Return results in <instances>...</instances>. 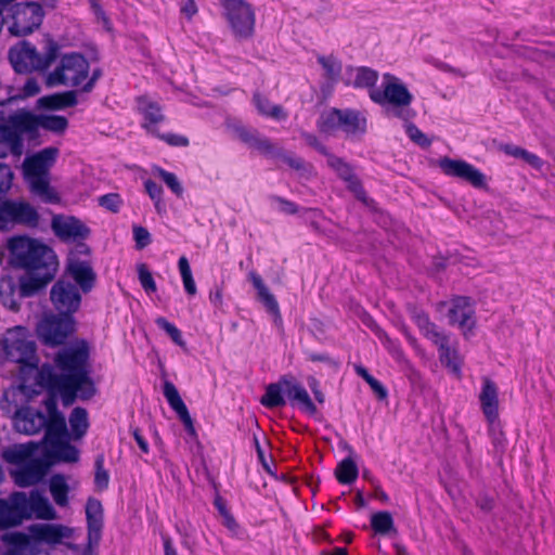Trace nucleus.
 <instances>
[{
    "instance_id": "f257e3e1",
    "label": "nucleus",
    "mask_w": 555,
    "mask_h": 555,
    "mask_svg": "<svg viewBox=\"0 0 555 555\" xmlns=\"http://www.w3.org/2000/svg\"><path fill=\"white\" fill-rule=\"evenodd\" d=\"M8 249L11 267L24 273L18 279H0V299L4 307L18 311L22 299L40 294L54 280L59 259L53 248L26 235L10 238Z\"/></svg>"
},
{
    "instance_id": "f03ea898",
    "label": "nucleus",
    "mask_w": 555,
    "mask_h": 555,
    "mask_svg": "<svg viewBox=\"0 0 555 555\" xmlns=\"http://www.w3.org/2000/svg\"><path fill=\"white\" fill-rule=\"evenodd\" d=\"M89 360V346L81 340L76 346L61 349L54 357V365L44 363L40 366L36 379L48 391L43 401L47 417L62 413L57 408V398L64 406H70L77 399L89 400L95 395Z\"/></svg>"
},
{
    "instance_id": "7ed1b4c3",
    "label": "nucleus",
    "mask_w": 555,
    "mask_h": 555,
    "mask_svg": "<svg viewBox=\"0 0 555 555\" xmlns=\"http://www.w3.org/2000/svg\"><path fill=\"white\" fill-rule=\"evenodd\" d=\"M59 149L49 146L23 162V173L29 191L43 203L59 204L61 197L50 184V169L56 162Z\"/></svg>"
},
{
    "instance_id": "20e7f679",
    "label": "nucleus",
    "mask_w": 555,
    "mask_h": 555,
    "mask_svg": "<svg viewBox=\"0 0 555 555\" xmlns=\"http://www.w3.org/2000/svg\"><path fill=\"white\" fill-rule=\"evenodd\" d=\"M383 89L370 91V99L385 109L387 116H392L403 121H410L415 112L411 108L413 94L408 87L395 75H383Z\"/></svg>"
},
{
    "instance_id": "39448f33",
    "label": "nucleus",
    "mask_w": 555,
    "mask_h": 555,
    "mask_svg": "<svg viewBox=\"0 0 555 555\" xmlns=\"http://www.w3.org/2000/svg\"><path fill=\"white\" fill-rule=\"evenodd\" d=\"M60 52V44L50 37L42 54L29 41L21 40L9 49L8 59L17 74L44 73L59 59Z\"/></svg>"
},
{
    "instance_id": "423d86ee",
    "label": "nucleus",
    "mask_w": 555,
    "mask_h": 555,
    "mask_svg": "<svg viewBox=\"0 0 555 555\" xmlns=\"http://www.w3.org/2000/svg\"><path fill=\"white\" fill-rule=\"evenodd\" d=\"M2 346L5 359L18 363L21 365V373L26 374L40 370L38 367L37 346L26 327L15 326L8 330L2 338Z\"/></svg>"
},
{
    "instance_id": "0eeeda50",
    "label": "nucleus",
    "mask_w": 555,
    "mask_h": 555,
    "mask_svg": "<svg viewBox=\"0 0 555 555\" xmlns=\"http://www.w3.org/2000/svg\"><path fill=\"white\" fill-rule=\"evenodd\" d=\"M4 14L8 30L14 37H26L38 29L44 17V11L39 2L10 3Z\"/></svg>"
},
{
    "instance_id": "6e6552de",
    "label": "nucleus",
    "mask_w": 555,
    "mask_h": 555,
    "mask_svg": "<svg viewBox=\"0 0 555 555\" xmlns=\"http://www.w3.org/2000/svg\"><path fill=\"white\" fill-rule=\"evenodd\" d=\"M317 126L322 133L332 134L341 130L347 137H356L366 132L367 119L359 111L333 107L321 114Z\"/></svg>"
},
{
    "instance_id": "1a4fd4ad",
    "label": "nucleus",
    "mask_w": 555,
    "mask_h": 555,
    "mask_svg": "<svg viewBox=\"0 0 555 555\" xmlns=\"http://www.w3.org/2000/svg\"><path fill=\"white\" fill-rule=\"evenodd\" d=\"M90 72V63L87 57L78 52L65 53L60 59V64L46 77L48 87L70 86L79 87L87 80Z\"/></svg>"
},
{
    "instance_id": "9d476101",
    "label": "nucleus",
    "mask_w": 555,
    "mask_h": 555,
    "mask_svg": "<svg viewBox=\"0 0 555 555\" xmlns=\"http://www.w3.org/2000/svg\"><path fill=\"white\" fill-rule=\"evenodd\" d=\"M222 16L229 24L233 36L238 40L253 38L255 34L256 13L253 5L245 0H219Z\"/></svg>"
},
{
    "instance_id": "9b49d317",
    "label": "nucleus",
    "mask_w": 555,
    "mask_h": 555,
    "mask_svg": "<svg viewBox=\"0 0 555 555\" xmlns=\"http://www.w3.org/2000/svg\"><path fill=\"white\" fill-rule=\"evenodd\" d=\"M75 331V317L52 311L46 313L36 327L39 340L49 347L64 345Z\"/></svg>"
},
{
    "instance_id": "f8f14e48",
    "label": "nucleus",
    "mask_w": 555,
    "mask_h": 555,
    "mask_svg": "<svg viewBox=\"0 0 555 555\" xmlns=\"http://www.w3.org/2000/svg\"><path fill=\"white\" fill-rule=\"evenodd\" d=\"M17 113L24 128L25 139L33 144L38 143L40 128L61 134L64 133L68 127V119L65 116L37 115L25 108L17 109Z\"/></svg>"
},
{
    "instance_id": "ddd939ff",
    "label": "nucleus",
    "mask_w": 555,
    "mask_h": 555,
    "mask_svg": "<svg viewBox=\"0 0 555 555\" xmlns=\"http://www.w3.org/2000/svg\"><path fill=\"white\" fill-rule=\"evenodd\" d=\"M50 300L56 312L75 317L81 306L82 298L79 288L66 280L65 276H62L52 285Z\"/></svg>"
},
{
    "instance_id": "4468645a",
    "label": "nucleus",
    "mask_w": 555,
    "mask_h": 555,
    "mask_svg": "<svg viewBox=\"0 0 555 555\" xmlns=\"http://www.w3.org/2000/svg\"><path fill=\"white\" fill-rule=\"evenodd\" d=\"M24 128L17 111L0 124V158L9 154L20 157L24 151Z\"/></svg>"
},
{
    "instance_id": "2eb2a0df",
    "label": "nucleus",
    "mask_w": 555,
    "mask_h": 555,
    "mask_svg": "<svg viewBox=\"0 0 555 555\" xmlns=\"http://www.w3.org/2000/svg\"><path fill=\"white\" fill-rule=\"evenodd\" d=\"M0 223L36 228L39 224V214L28 202L4 198L0 202Z\"/></svg>"
},
{
    "instance_id": "dca6fc26",
    "label": "nucleus",
    "mask_w": 555,
    "mask_h": 555,
    "mask_svg": "<svg viewBox=\"0 0 555 555\" xmlns=\"http://www.w3.org/2000/svg\"><path fill=\"white\" fill-rule=\"evenodd\" d=\"M438 166L446 176L465 181L475 189L486 190L488 186L486 176L463 159L444 156L438 160Z\"/></svg>"
},
{
    "instance_id": "f3484780",
    "label": "nucleus",
    "mask_w": 555,
    "mask_h": 555,
    "mask_svg": "<svg viewBox=\"0 0 555 555\" xmlns=\"http://www.w3.org/2000/svg\"><path fill=\"white\" fill-rule=\"evenodd\" d=\"M29 519L26 493L15 491L7 499H0V529H9L20 526Z\"/></svg>"
},
{
    "instance_id": "a211bd4d",
    "label": "nucleus",
    "mask_w": 555,
    "mask_h": 555,
    "mask_svg": "<svg viewBox=\"0 0 555 555\" xmlns=\"http://www.w3.org/2000/svg\"><path fill=\"white\" fill-rule=\"evenodd\" d=\"M53 464L48 457L29 459L15 470L11 472L14 482L22 488L42 481Z\"/></svg>"
},
{
    "instance_id": "6ab92c4d",
    "label": "nucleus",
    "mask_w": 555,
    "mask_h": 555,
    "mask_svg": "<svg viewBox=\"0 0 555 555\" xmlns=\"http://www.w3.org/2000/svg\"><path fill=\"white\" fill-rule=\"evenodd\" d=\"M326 158L328 167L337 173L339 179L346 182L347 189L354 195V197L363 204L369 205V202H372V199L367 197L362 182L354 173L352 166L344 158L338 157L333 153H331Z\"/></svg>"
},
{
    "instance_id": "aec40b11",
    "label": "nucleus",
    "mask_w": 555,
    "mask_h": 555,
    "mask_svg": "<svg viewBox=\"0 0 555 555\" xmlns=\"http://www.w3.org/2000/svg\"><path fill=\"white\" fill-rule=\"evenodd\" d=\"M53 233L63 242L86 240L91 230L80 219L74 216L55 215L51 221Z\"/></svg>"
},
{
    "instance_id": "412c9836",
    "label": "nucleus",
    "mask_w": 555,
    "mask_h": 555,
    "mask_svg": "<svg viewBox=\"0 0 555 555\" xmlns=\"http://www.w3.org/2000/svg\"><path fill=\"white\" fill-rule=\"evenodd\" d=\"M65 274L75 281V285L83 294L90 293L95 286L96 273L89 259H67Z\"/></svg>"
},
{
    "instance_id": "4be33fe9",
    "label": "nucleus",
    "mask_w": 555,
    "mask_h": 555,
    "mask_svg": "<svg viewBox=\"0 0 555 555\" xmlns=\"http://www.w3.org/2000/svg\"><path fill=\"white\" fill-rule=\"evenodd\" d=\"M474 315L475 311L469 297L459 296L452 300V307L448 313L449 322L452 325L456 324L465 336L475 328Z\"/></svg>"
},
{
    "instance_id": "5701e85b",
    "label": "nucleus",
    "mask_w": 555,
    "mask_h": 555,
    "mask_svg": "<svg viewBox=\"0 0 555 555\" xmlns=\"http://www.w3.org/2000/svg\"><path fill=\"white\" fill-rule=\"evenodd\" d=\"M13 424L16 431L35 435L43 428L46 414L30 406L23 408L15 412Z\"/></svg>"
},
{
    "instance_id": "b1692460",
    "label": "nucleus",
    "mask_w": 555,
    "mask_h": 555,
    "mask_svg": "<svg viewBox=\"0 0 555 555\" xmlns=\"http://www.w3.org/2000/svg\"><path fill=\"white\" fill-rule=\"evenodd\" d=\"M163 393L169 406L177 413L190 436H196V430L189 410L183 402L177 387L170 380L164 382Z\"/></svg>"
},
{
    "instance_id": "393cba45",
    "label": "nucleus",
    "mask_w": 555,
    "mask_h": 555,
    "mask_svg": "<svg viewBox=\"0 0 555 555\" xmlns=\"http://www.w3.org/2000/svg\"><path fill=\"white\" fill-rule=\"evenodd\" d=\"M285 396L292 406H297L309 415L317 414L318 409L307 389L294 376L287 375Z\"/></svg>"
},
{
    "instance_id": "a878e982",
    "label": "nucleus",
    "mask_w": 555,
    "mask_h": 555,
    "mask_svg": "<svg viewBox=\"0 0 555 555\" xmlns=\"http://www.w3.org/2000/svg\"><path fill=\"white\" fill-rule=\"evenodd\" d=\"M479 402L486 420L492 425L499 418V389L489 377L482 378Z\"/></svg>"
},
{
    "instance_id": "bb28decb",
    "label": "nucleus",
    "mask_w": 555,
    "mask_h": 555,
    "mask_svg": "<svg viewBox=\"0 0 555 555\" xmlns=\"http://www.w3.org/2000/svg\"><path fill=\"white\" fill-rule=\"evenodd\" d=\"M29 537L39 543L59 544L70 535V530L62 525L34 524L28 527Z\"/></svg>"
},
{
    "instance_id": "cd10ccee",
    "label": "nucleus",
    "mask_w": 555,
    "mask_h": 555,
    "mask_svg": "<svg viewBox=\"0 0 555 555\" xmlns=\"http://www.w3.org/2000/svg\"><path fill=\"white\" fill-rule=\"evenodd\" d=\"M86 519L88 540L96 543L102 539V530L104 526V511L100 500L89 498L86 504Z\"/></svg>"
},
{
    "instance_id": "c85d7f7f",
    "label": "nucleus",
    "mask_w": 555,
    "mask_h": 555,
    "mask_svg": "<svg viewBox=\"0 0 555 555\" xmlns=\"http://www.w3.org/2000/svg\"><path fill=\"white\" fill-rule=\"evenodd\" d=\"M138 111L143 115L144 122L142 127L153 135L157 134L156 125L165 120L162 107L158 103L150 101L146 96L137 99Z\"/></svg>"
},
{
    "instance_id": "c756f323",
    "label": "nucleus",
    "mask_w": 555,
    "mask_h": 555,
    "mask_svg": "<svg viewBox=\"0 0 555 555\" xmlns=\"http://www.w3.org/2000/svg\"><path fill=\"white\" fill-rule=\"evenodd\" d=\"M249 280L257 291L258 300L266 307L267 311L273 315L275 321H281V311L279 302L273 294L270 293L262 278L255 271L249 272Z\"/></svg>"
},
{
    "instance_id": "7c9ffc66",
    "label": "nucleus",
    "mask_w": 555,
    "mask_h": 555,
    "mask_svg": "<svg viewBox=\"0 0 555 555\" xmlns=\"http://www.w3.org/2000/svg\"><path fill=\"white\" fill-rule=\"evenodd\" d=\"M29 519L35 515L38 519L52 520L56 518V512L49 500L38 490H33L29 496L26 494Z\"/></svg>"
},
{
    "instance_id": "2f4dec72",
    "label": "nucleus",
    "mask_w": 555,
    "mask_h": 555,
    "mask_svg": "<svg viewBox=\"0 0 555 555\" xmlns=\"http://www.w3.org/2000/svg\"><path fill=\"white\" fill-rule=\"evenodd\" d=\"M287 375H283L276 383H271L266 387L264 395L260 403L268 409H276L286 405L285 387Z\"/></svg>"
},
{
    "instance_id": "473e14b6",
    "label": "nucleus",
    "mask_w": 555,
    "mask_h": 555,
    "mask_svg": "<svg viewBox=\"0 0 555 555\" xmlns=\"http://www.w3.org/2000/svg\"><path fill=\"white\" fill-rule=\"evenodd\" d=\"M68 439L69 438H64L62 440L48 443L49 450L47 451L46 457H51L56 462L64 463L78 462L79 451L75 446L69 443Z\"/></svg>"
},
{
    "instance_id": "72a5a7b5",
    "label": "nucleus",
    "mask_w": 555,
    "mask_h": 555,
    "mask_svg": "<svg viewBox=\"0 0 555 555\" xmlns=\"http://www.w3.org/2000/svg\"><path fill=\"white\" fill-rule=\"evenodd\" d=\"M77 102V92L74 90L54 93L39 99L40 106L51 111L73 107Z\"/></svg>"
},
{
    "instance_id": "f704fd0d",
    "label": "nucleus",
    "mask_w": 555,
    "mask_h": 555,
    "mask_svg": "<svg viewBox=\"0 0 555 555\" xmlns=\"http://www.w3.org/2000/svg\"><path fill=\"white\" fill-rule=\"evenodd\" d=\"M43 428H46L44 441L47 444L56 440L69 438L66 420L63 413L50 417L46 416V424Z\"/></svg>"
},
{
    "instance_id": "c9c22d12",
    "label": "nucleus",
    "mask_w": 555,
    "mask_h": 555,
    "mask_svg": "<svg viewBox=\"0 0 555 555\" xmlns=\"http://www.w3.org/2000/svg\"><path fill=\"white\" fill-rule=\"evenodd\" d=\"M69 487L66 482L65 476L55 474L50 479V493L56 505L64 507L68 504Z\"/></svg>"
},
{
    "instance_id": "e433bc0d",
    "label": "nucleus",
    "mask_w": 555,
    "mask_h": 555,
    "mask_svg": "<svg viewBox=\"0 0 555 555\" xmlns=\"http://www.w3.org/2000/svg\"><path fill=\"white\" fill-rule=\"evenodd\" d=\"M69 425L74 439L82 438L89 428L87 410L81 406L74 408L69 415Z\"/></svg>"
},
{
    "instance_id": "4c0bfd02",
    "label": "nucleus",
    "mask_w": 555,
    "mask_h": 555,
    "mask_svg": "<svg viewBox=\"0 0 555 555\" xmlns=\"http://www.w3.org/2000/svg\"><path fill=\"white\" fill-rule=\"evenodd\" d=\"M253 101L261 115L272 117L276 120H283L287 117V114L281 105H271L269 99L259 92L254 93Z\"/></svg>"
},
{
    "instance_id": "58836bf2",
    "label": "nucleus",
    "mask_w": 555,
    "mask_h": 555,
    "mask_svg": "<svg viewBox=\"0 0 555 555\" xmlns=\"http://www.w3.org/2000/svg\"><path fill=\"white\" fill-rule=\"evenodd\" d=\"M378 81V72L366 66L356 68V78L352 86L357 89H369V92L376 89L375 86Z\"/></svg>"
},
{
    "instance_id": "ea45409f",
    "label": "nucleus",
    "mask_w": 555,
    "mask_h": 555,
    "mask_svg": "<svg viewBox=\"0 0 555 555\" xmlns=\"http://www.w3.org/2000/svg\"><path fill=\"white\" fill-rule=\"evenodd\" d=\"M358 475V466L350 456L344 459L335 469V477L343 485H351L357 480Z\"/></svg>"
},
{
    "instance_id": "a19ab883",
    "label": "nucleus",
    "mask_w": 555,
    "mask_h": 555,
    "mask_svg": "<svg viewBox=\"0 0 555 555\" xmlns=\"http://www.w3.org/2000/svg\"><path fill=\"white\" fill-rule=\"evenodd\" d=\"M413 320L423 335L434 341L435 339H441L443 332L438 330V326L429 320V317L425 312H414Z\"/></svg>"
},
{
    "instance_id": "79ce46f5",
    "label": "nucleus",
    "mask_w": 555,
    "mask_h": 555,
    "mask_svg": "<svg viewBox=\"0 0 555 555\" xmlns=\"http://www.w3.org/2000/svg\"><path fill=\"white\" fill-rule=\"evenodd\" d=\"M318 63L324 68L325 76L332 82H337L341 75V62L333 55L318 56Z\"/></svg>"
},
{
    "instance_id": "37998d69",
    "label": "nucleus",
    "mask_w": 555,
    "mask_h": 555,
    "mask_svg": "<svg viewBox=\"0 0 555 555\" xmlns=\"http://www.w3.org/2000/svg\"><path fill=\"white\" fill-rule=\"evenodd\" d=\"M371 527L376 533L387 534L393 530V519L389 512H377L371 517Z\"/></svg>"
},
{
    "instance_id": "c03bdc74",
    "label": "nucleus",
    "mask_w": 555,
    "mask_h": 555,
    "mask_svg": "<svg viewBox=\"0 0 555 555\" xmlns=\"http://www.w3.org/2000/svg\"><path fill=\"white\" fill-rule=\"evenodd\" d=\"M104 454H98L94 461V485L99 491L106 490L109 485V474L104 467Z\"/></svg>"
},
{
    "instance_id": "a18cd8bd",
    "label": "nucleus",
    "mask_w": 555,
    "mask_h": 555,
    "mask_svg": "<svg viewBox=\"0 0 555 555\" xmlns=\"http://www.w3.org/2000/svg\"><path fill=\"white\" fill-rule=\"evenodd\" d=\"M155 323L159 328L164 330L168 334V336L177 346L185 348L186 344L182 337V333L173 323H170L164 317H158L155 320Z\"/></svg>"
},
{
    "instance_id": "49530a36",
    "label": "nucleus",
    "mask_w": 555,
    "mask_h": 555,
    "mask_svg": "<svg viewBox=\"0 0 555 555\" xmlns=\"http://www.w3.org/2000/svg\"><path fill=\"white\" fill-rule=\"evenodd\" d=\"M98 204L109 212L118 214L124 201L118 193H107L98 197Z\"/></svg>"
},
{
    "instance_id": "de8ad7c7",
    "label": "nucleus",
    "mask_w": 555,
    "mask_h": 555,
    "mask_svg": "<svg viewBox=\"0 0 555 555\" xmlns=\"http://www.w3.org/2000/svg\"><path fill=\"white\" fill-rule=\"evenodd\" d=\"M157 176L166 183V185L175 193L178 197L183 195V186L181 185L178 177L160 167L155 168Z\"/></svg>"
},
{
    "instance_id": "09e8293b",
    "label": "nucleus",
    "mask_w": 555,
    "mask_h": 555,
    "mask_svg": "<svg viewBox=\"0 0 555 555\" xmlns=\"http://www.w3.org/2000/svg\"><path fill=\"white\" fill-rule=\"evenodd\" d=\"M250 147L256 149L261 154L266 156L276 157L278 152H280V147H276L268 138L260 137L259 133L256 134L254 141L250 144Z\"/></svg>"
},
{
    "instance_id": "8fccbe9b",
    "label": "nucleus",
    "mask_w": 555,
    "mask_h": 555,
    "mask_svg": "<svg viewBox=\"0 0 555 555\" xmlns=\"http://www.w3.org/2000/svg\"><path fill=\"white\" fill-rule=\"evenodd\" d=\"M14 173L8 164L0 163V202L7 197L12 188Z\"/></svg>"
},
{
    "instance_id": "3c124183",
    "label": "nucleus",
    "mask_w": 555,
    "mask_h": 555,
    "mask_svg": "<svg viewBox=\"0 0 555 555\" xmlns=\"http://www.w3.org/2000/svg\"><path fill=\"white\" fill-rule=\"evenodd\" d=\"M138 278H139L142 288L147 294L156 292V289H157L156 283L145 263H140L138 266Z\"/></svg>"
},
{
    "instance_id": "603ef678",
    "label": "nucleus",
    "mask_w": 555,
    "mask_h": 555,
    "mask_svg": "<svg viewBox=\"0 0 555 555\" xmlns=\"http://www.w3.org/2000/svg\"><path fill=\"white\" fill-rule=\"evenodd\" d=\"M144 188L149 196L152 201H154V205L157 211H160L162 209V201H163V193L164 190L160 184L156 183L152 179H147L144 182Z\"/></svg>"
},
{
    "instance_id": "864d4df0",
    "label": "nucleus",
    "mask_w": 555,
    "mask_h": 555,
    "mask_svg": "<svg viewBox=\"0 0 555 555\" xmlns=\"http://www.w3.org/2000/svg\"><path fill=\"white\" fill-rule=\"evenodd\" d=\"M406 122L405 131L409 138L421 147H428L431 144V140H429L427 135L417 128L416 125L409 121Z\"/></svg>"
},
{
    "instance_id": "5fc2aeb1",
    "label": "nucleus",
    "mask_w": 555,
    "mask_h": 555,
    "mask_svg": "<svg viewBox=\"0 0 555 555\" xmlns=\"http://www.w3.org/2000/svg\"><path fill=\"white\" fill-rule=\"evenodd\" d=\"M133 238L135 242V248L141 250L152 243V237L146 228L142 225H133Z\"/></svg>"
},
{
    "instance_id": "6e6d98bb",
    "label": "nucleus",
    "mask_w": 555,
    "mask_h": 555,
    "mask_svg": "<svg viewBox=\"0 0 555 555\" xmlns=\"http://www.w3.org/2000/svg\"><path fill=\"white\" fill-rule=\"evenodd\" d=\"M433 343L438 346L440 361L450 366L452 350L449 346V337L443 333L441 339H435Z\"/></svg>"
},
{
    "instance_id": "4d7b16f0",
    "label": "nucleus",
    "mask_w": 555,
    "mask_h": 555,
    "mask_svg": "<svg viewBox=\"0 0 555 555\" xmlns=\"http://www.w3.org/2000/svg\"><path fill=\"white\" fill-rule=\"evenodd\" d=\"M269 199L272 203H278L279 210L285 215H295L299 211V207L294 202L279 195H270Z\"/></svg>"
},
{
    "instance_id": "13d9d810",
    "label": "nucleus",
    "mask_w": 555,
    "mask_h": 555,
    "mask_svg": "<svg viewBox=\"0 0 555 555\" xmlns=\"http://www.w3.org/2000/svg\"><path fill=\"white\" fill-rule=\"evenodd\" d=\"M275 158H281L284 163H286L291 168L297 171L306 170V163L301 157H296L287 154L283 149L278 152Z\"/></svg>"
},
{
    "instance_id": "bf43d9fd",
    "label": "nucleus",
    "mask_w": 555,
    "mask_h": 555,
    "mask_svg": "<svg viewBox=\"0 0 555 555\" xmlns=\"http://www.w3.org/2000/svg\"><path fill=\"white\" fill-rule=\"evenodd\" d=\"M301 138L305 140V142L313 147L315 151H318L320 154L324 155L325 157H327L331 152L327 150V147L322 144L320 142V140L318 139V137L313 133H310V132H301Z\"/></svg>"
},
{
    "instance_id": "052dcab7",
    "label": "nucleus",
    "mask_w": 555,
    "mask_h": 555,
    "mask_svg": "<svg viewBox=\"0 0 555 555\" xmlns=\"http://www.w3.org/2000/svg\"><path fill=\"white\" fill-rule=\"evenodd\" d=\"M28 452L26 450H9L4 453V459L9 463L18 464V466L23 465L28 461Z\"/></svg>"
},
{
    "instance_id": "680f3d73",
    "label": "nucleus",
    "mask_w": 555,
    "mask_h": 555,
    "mask_svg": "<svg viewBox=\"0 0 555 555\" xmlns=\"http://www.w3.org/2000/svg\"><path fill=\"white\" fill-rule=\"evenodd\" d=\"M88 1L90 3V8H91L93 14L96 16V18L102 21V23L106 29H109L111 21L107 17V15L102 7L101 0H88Z\"/></svg>"
},
{
    "instance_id": "e2e57ef3",
    "label": "nucleus",
    "mask_w": 555,
    "mask_h": 555,
    "mask_svg": "<svg viewBox=\"0 0 555 555\" xmlns=\"http://www.w3.org/2000/svg\"><path fill=\"white\" fill-rule=\"evenodd\" d=\"M155 137L164 140L171 146H186L189 144V139L186 137L179 135V134H173V133L162 134V133L157 132V134H155Z\"/></svg>"
},
{
    "instance_id": "0e129e2a",
    "label": "nucleus",
    "mask_w": 555,
    "mask_h": 555,
    "mask_svg": "<svg viewBox=\"0 0 555 555\" xmlns=\"http://www.w3.org/2000/svg\"><path fill=\"white\" fill-rule=\"evenodd\" d=\"M76 245L70 250L67 259H82L81 256L89 257L91 254V248L86 243L81 242V240L76 241Z\"/></svg>"
},
{
    "instance_id": "69168bd1",
    "label": "nucleus",
    "mask_w": 555,
    "mask_h": 555,
    "mask_svg": "<svg viewBox=\"0 0 555 555\" xmlns=\"http://www.w3.org/2000/svg\"><path fill=\"white\" fill-rule=\"evenodd\" d=\"M476 504L482 512L490 513L495 506V501L493 496L480 493L476 499Z\"/></svg>"
},
{
    "instance_id": "338daca9",
    "label": "nucleus",
    "mask_w": 555,
    "mask_h": 555,
    "mask_svg": "<svg viewBox=\"0 0 555 555\" xmlns=\"http://www.w3.org/2000/svg\"><path fill=\"white\" fill-rule=\"evenodd\" d=\"M235 133L242 142L250 146L251 142L254 141L258 132L257 130H249L244 126H238L235 127Z\"/></svg>"
},
{
    "instance_id": "774afa93",
    "label": "nucleus",
    "mask_w": 555,
    "mask_h": 555,
    "mask_svg": "<svg viewBox=\"0 0 555 555\" xmlns=\"http://www.w3.org/2000/svg\"><path fill=\"white\" fill-rule=\"evenodd\" d=\"M308 385H309V387H310V389H311V391H312V393H313V396H314L315 400H317L319 403H321V404H322V403H324V401H325V396H324V393H323V392L321 391V389H320V383H319V380H318L315 377L310 376V377L308 378Z\"/></svg>"
}]
</instances>
